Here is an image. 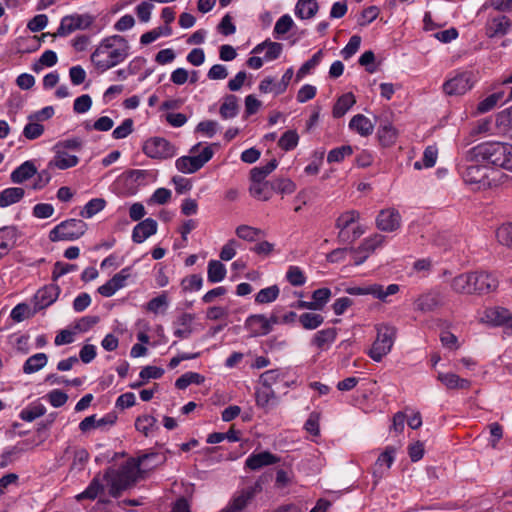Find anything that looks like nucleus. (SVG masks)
Masks as SVG:
<instances>
[{
  "instance_id": "obj_1",
  "label": "nucleus",
  "mask_w": 512,
  "mask_h": 512,
  "mask_svg": "<svg viewBox=\"0 0 512 512\" xmlns=\"http://www.w3.org/2000/svg\"><path fill=\"white\" fill-rule=\"evenodd\" d=\"M165 457L159 453H148L138 457L137 460L127 461L119 469H108L103 475H97L78 498L95 499L105 495L118 497L120 493L130 487L137 479L139 471L151 470L162 464Z\"/></svg>"
},
{
  "instance_id": "obj_2",
  "label": "nucleus",
  "mask_w": 512,
  "mask_h": 512,
  "mask_svg": "<svg viewBox=\"0 0 512 512\" xmlns=\"http://www.w3.org/2000/svg\"><path fill=\"white\" fill-rule=\"evenodd\" d=\"M470 161H487L497 167L512 171V145L500 142H485L467 151Z\"/></svg>"
},
{
  "instance_id": "obj_3",
  "label": "nucleus",
  "mask_w": 512,
  "mask_h": 512,
  "mask_svg": "<svg viewBox=\"0 0 512 512\" xmlns=\"http://www.w3.org/2000/svg\"><path fill=\"white\" fill-rule=\"evenodd\" d=\"M359 219L360 213L356 210H348L339 215L335 227L339 230L337 239L340 243H352L365 233L361 225L354 226L351 233L348 231V228L357 223Z\"/></svg>"
},
{
  "instance_id": "obj_4",
  "label": "nucleus",
  "mask_w": 512,
  "mask_h": 512,
  "mask_svg": "<svg viewBox=\"0 0 512 512\" xmlns=\"http://www.w3.org/2000/svg\"><path fill=\"white\" fill-rule=\"evenodd\" d=\"M127 57L128 55L123 50L100 43L91 54L90 59L98 70L104 72L123 62Z\"/></svg>"
},
{
  "instance_id": "obj_5",
  "label": "nucleus",
  "mask_w": 512,
  "mask_h": 512,
  "mask_svg": "<svg viewBox=\"0 0 512 512\" xmlns=\"http://www.w3.org/2000/svg\"><path fill=\"white\" fill-rule=\"evenodd\" d=\"M397 329L394 326L381 324L377 326V337L369 351V356L380 362L387 355L394 344Z\"/></svg>"
},
{
  "instance_id": "obj_6",
  "label": "nucleus",
  "mask_w": 512,
  "mask_h": 512,
  "mask_svg": "<svg viewBox=\"0 0 512 512\" xmlns=\"http://www.w3.org/2000/svg\"><path fill=\"white\" fill-rule=\"evenodd\" d=\"M87 230V224L80 219H68L55 226L49 233L52 242L71 241L80 238Z\"/></svg>"
},
{
  "instance_id": "obj_7",
  "label": "nucleus",
  "mask_w": 512,
  "mask_h": 512,
  "mask_svg": "<svg viewBox=\"0 0 512 512\" xmlns=\"http://www.w3.org/2000/svg\"><path fill=\"white\" fill-rule=\"evenodd\" d=\"M484 161L467 159V151L464 154L462 162L458 165L459 172L461 173L464 181L468 184H488V168L483 165Z\"/></svg>"
},
{
  "instance_id": "obj_8",
  "label": "nucleus",
  "mask_w": 512,
  "mask_h": 512,
  "mask_svg": "<svg viewBox=\"0 0 512 512\" xmlns=\"http://www.w3.org/2000/svg\"><path fill=\"white\" fill-rule=\"evenodd\" d=\"M96 17L85 13V14H71L64 16L61 19L60 26L53 37H65L77 30H86L91 27L95 22Z\"/></svg>"
},
{
  "instance_id": "obj_9",
  "label": "nucleus",
  "mask_w": 512,
  "mask_h": 512,
  "mask_svg": "<svg viewBox=\"0 0 512 512\" xmlns=\"http://www.w3.org/2000/svg\"><path fill=\"white\" fill-rule=\"evenodd\" d=\"M143 152L152 159H168L176 154V148L163 137H152L144 142Z\"/></svg>"
},
{
  "instance_id": "obj_10",
  "label": "nucleus",
  "mask_w": 512,
  "mask_h": 512,
  "mask_svg": "<svg viewBox=\"0 0 512 512\" xmlns=\"http://www.w3.org/2000/svg\"><path fill=\"white\" fill-rule=\"evenodd\" d=\"M213 150L210 146L205 147L199 155L182 156L175 162L176 168L185 174L195 173L201 169L212 157Z\"/></svg>"
},
{
  "instance_id": "obj_11",
  "label": "nucleus",
  "mask_w": 512,
  "mask_h": 512,
  "mask_svg": "<svg viewBox=\"0 0 512 512\" xmlns=\"http://www.w3.org/2000/svg\"><path fill=\"white\" fill-rule=\"evenodd\" d=\"M399 291L397 284H390L386 288L380 284H371L368 286H355L346 289L350 295H373L375 298L385 301L390 295H394Z\"/></svg>"
},
{
  "instance_id": "obj_12",
  "label": "nucleus",
  "mask_w": 512,
  "mask_h": 512,
  "mask_svg": "<svg viewBox=\"0 0 512 512\" xmlns=\"http://www.w3.org/2000/svg\"><path fill=\"white\" fill-rule=\"evenodd\" d=\"M474 85L473 74L471 72H462L455 77L447 80L443 84V90L447 95H462L470 90Z\"/></svg>"
},
{
  "instance_id": "obj_13",
  "label": "nucleus",
  "mask_w": 512,
  "mask_h": 512,
  "mask_svg": "<svg viewBox=\"0 0 512 512\" xmlns=\"http://www.w3.org/2000/svg\"><path fill=\"white\" fill-rule=\"evenodd\" d=\"M474 294L484 295L491 292H494L499 285L498 278L489 272L486 271H475L471 272Z\"/></svg>"
},
{
  "instance_id": "obj_14",
  "label": "nucleus",
  "mask_w": 512,
  "mask_h": 512,
  "mask_svg": "<svg viewBox=\"0 0 512 512\" xmlns=\"http://www.w3.org/2000/svg\"><path fill=\"white\" fill-rule=\"evenodd\" d=\"M131 276V268L125 267L115 274L110 280L98 288L99 294L104 297L113 296L119 289L126 285V280Z\"/></svg>"
},
{
  "instance_id": "obj_15",
  "label": "nucleus",
  "mask_w": 512,
  "mask_h": 512,
  "mask_svg": "<svg viewBox=\"0 0 512 512\" xmlns=\"http://www.w3.org/2000/svg\"><path fill=\"white\" fill-rule=\"evenodd\" d=\"M401 217L395 209L380 211L376 218L377 228L385 232H393L400 227Z\"/></svg>"
},
{
  "instance_id": "obj_16",
  "label": "nucleus",
  "mask_w": 512,
  "mask_h": 512,
  "mask_svg": "<svg viewBox=\"0 0 512 512\" xmlns=\"http://www.w3.org/2000/svg\"><path fill=\"white\" fill-rule=\"evenodd\" d=\"M246 328L250 331L251 337L264 336L272 331L270 321L263 314H255L249 316L245 321Z\"/></svg>"
},
{
  "instance_id": "obj_17",
  "label": "nucleus",
  "mask_w": 512,
  "mask_h": 512,
  "mask_svg": "<svg viewBox=\"0 0 512 512\" xmlns=\"http://www.w3.org/2000/svg\"><path fill=\"white\" fill-rule=\"evenodd\" d=\"M20 232L15 226L0 228V259L7 255L15 246Z\"/></svg>"
},
{
  "instance_id": "obj_18",
  "label": "nucleus",
  "mask_w": 512,
  "mask_h": 512,
  "mask_svg": "<svg viewBox=\"0 0 512 512\" xmlns=\"http://www.w3.org/2000/svg\"><path fill=\"white\" fill-rule=\"evenodd\" d=\"M54 157L48 163L49 168H57L65 170L76 166L79 162V158L76 155L70 154L64 149H58V146H54Z\"/></svg>"
},
{
  "instance_id": "obj_19",
  "label": "nucleus",
  "mask_w": 512,
  "mask_h": 512,
  "mask_svg": "<svg viewBox=\"0 0 512 512\" xmlns=\"http://www.w3.org/2000/svg\"><path fill=\"white\" fill-rule=\"evenodd\" d=\"M487 321L495 326H503L506 333L512 334V314L505 308H493L486 312Z\"/></svg>"
},
{
  "instance_id": "obj_20",
  "label": "nucleus",
  "mask_w": 512,
  "mask_h": 512,
  "mask_svg": "<svg viewBox=\"0 0 512 512\" xmlns=\"http://www.w3.org/2000/svg\"><path fill=\"white\" fill-rule=\"evenodd\" d=\"M415 309L422 313L434 312L442 305V298L439 293L429 292L420 295L414 302Z\"/></svg>"
},
{
  "instance_id": "obj_21",
  "label": "nucleus",
  "mask_w": 512,
  "mask_h": 512,
  "mask_svg": "<svg viewBox=\"0 0 512 512\" xmlns=\"http://www.w3.org/2000/svg\"><path fill=\"white\" fill-rule=\"evenodd\" d=\"M511 27L510 19L505 16H497L488 20L486 24V35L489 38L501 37L508 33Z\"/></svg>"
},
{
  "instance_id": "obj_22",
  "label": "nucleus",
  "mask_w": 512,
  "mask_h": 512,
  "mask_svg": "<svg viewBox=\"0 0 512 512\" xmlns=\"http://www.w3.org/2000/svg\"><path fill=\"white\" fill-rule=\"evenodd\" d=\"M158 224L152 218H146L139 222L133 229L132 240L135 243H142L157 232Z\"/></svg>"
},
{
  "instance_id": "obj_23",
  "label": "nucleus",
  "mask_w": 512,
  "mask_h": 512,
  "mask_svg": "<svg viewBox=\"0 0 512 512\" xmlns=\"http://www.w3.org/2000/svg\"><path fill=\"white\" fill-rule=\"evenodd\" d=\"M60 293V288L56 285H48L38 290L34 296L35 307L44 309L54 303Z\"/></svg>"
},
{
  "instance_id": "obj_24",
  "label": "nucleus",
  "mask_w": 512,
  "mask_h": 512,
  "mask_svg": "<svg viewBox=\"0 0 512 512\" xmlns=\"http://www.w3.org/2000/svg\"><path fill=\"white\" fill-rule=\"evenodd\" d=\"M279 462V458L269 451L253 453L246 459V466L251 470H258L264 466Z\"/></svg>"
},
{
  "instance_id": "obj_25",
  "label": "nucleus",
  "mask_w": 512,
  "mask_h": 512,
  "mask_svg": "<svg viewBox=\"0 0 512 512\" xmlns=\"http://www.w3.org/2000/svg\"><path fill=\"white\" fill-rule=\"evenodd\" d=\"M194 315L190 313H182L173 323L174 335L179 339H187L193 333L192 323Z\"/></svg>"
},
{
  "instance_id": "obj_26",
  "label": "nucleus",
  "mask_w": 512,
  "mask_h": 512,
  "mask_svg": "<svg viewBox=\"0 0 512 512\" xmlns=\"http://www.w3.org/2000/svg\"><path fill=\"white\" fill-rule=\"evenodd\" d=\"M116 421V416L115 415H111V414H108L102 418H96V415H91V416H88L86 418H84L80 424H79V429L83 432V433H86V432H89L91 431L92 429H96V428H102V427H105L107 425L111 426L115 423Z\"/></svg>"
},
{
  "instance_id": "obj_27",
  "label": "nucleus",
  "mask_w": 512,
  "mask_h": 512,
  "mask_svg": "<svg viewBox=\"0 0 512 512\" xmlns=\"http://www.w3.org/2000/svg\"><path fill=\"white\" fill-rule=\"evenodd\" d=\"M472 274L471 272L462 273L454 277L451 281V288L458 294H474L475 288H473Z\"/></svg>"
},
{
  "instance_id": "obj_28",
  "label": "nucleus",
  "mask_w": 512,
  "mask_h": 512,
  "mask_svg": "<svg viewBox=\"0 0 512 512\" xmlns=\"http://www.w3.org/2000/svg\"><path fill=\"white\" fill-rule=\"evenodd\" d=\"M264 50H266V53L264 56L265 60L271 61V60H275V59L279 58V56L282 53L283 46L281 43L272 42L270 40H265L264 42L256 45L253 48L252 53L259 54V53H262Z\"/></svg>"
},
{
  "instance_id": "obj_29",
  "label": "nucleus",
  "mask_w": 512,
  "mask_h": 512,
  "mask_svg": "<svg viewBox=\"0 0 512 512\" xmlns=\"http://www.w3.org/2000/svg\"><path fill=\"white\" fill-rule=\"evenodd\" d=\"M249 192L252 197L261 201H267L273 195L272 181H251Z\"/></svg>"
},
{
  "instance_id": "obj_30",
  "label": "nucleus",
  "mask_w": 512,
  "mask_h": 512,
  "mask_svg": "<svg viewBox=\"0 0 512 512\" xmlns=\"http://www.w3.org/2000/svg\"><path fill=\"white\" fill-rule=\"evenodd\" d=\"M384 240L385 237L383 235L374 234L368 238H365L357 248H350L349 251L354 254L365 253L369 256L383 244Z\"/></svg>"
},
{
  "instance_id": "obj_31",
  "label": "nucleus",
  "mask_w": 512,
  "mask_h": 512,
  "mask_svg": "<svg viewBox=\"0 0 512 512\" xmlns=\"http://www.w3.org/2000/svg\"><path fill=\"white\" fill-rule=\"evenodd\" d=\"M37 174V168L31 161H25L11 173V181L16 184L32 178Z\"/></svg>"
},
{
  "instance_id": "obj_32",
  "label": "nucleus",
  "mask_w": 512,
  "mask_h": 512,
  "mask_svg": "<svg viewBox=\"0 0 512 512\" xmlns=\"http://www.w3.org/2000/svg\"><path fill=\"white\" fill-rule=\"evenodd\" d=\"M438 380L442 382L448 389H469L471 382L467 379L459 377L455 373H439Z\"/></svg>"
},
{
  "instance_id": "obj_33",
  "label": "nucleus",
  "mask_w": 512,
  "mask_h": 512,
  "mask_svg": "<svg viewBox=\"0 0 512 512\" xmlns=\"http://www.w3.org/2000/svg\"><path fill=\"white\" fill-rule=\"evenodd\" d=\"M349 127L361 136H369L374 130V124L369 118L362 114L353 116L350 120Z\"/></svg>"
},
{
  "instance_id": "obj_34",
  "label": "nucleus",
  "mask_w": 512,
  "mask_h": 512,
  "mask_svg": "<svg viewBox=\"0 0 512 512\" xmlns=\"http://www.w3.org/2000/svg\"><path fill=\"white\" fill-rule=\"evenodd\" d=\"M319 5L316 0H298L295 5V15L300 19H311L318 12Z\"/></svg>"
},
{
  "instance_id": "obj_35",
  "label": "nucleus",
  "mask_w": 512,
  "mask_h": 512,
  "mask_svg": "<svg viewBox=\"0 0 512 512\" xmlns=\"http://www.w3.org/2000/svg\"><path fill=\"white\" fill-rule=\"evenodd\" d=\"M337 336V329L334 327L323 329L318 331L313 339L312 343L316 345L319 349L324 350L329 345H331Z\"/></svg>"
},
{
  "instance_id": "obj_36",
  "label": "nucleus",
  "mask_w": 512,
  "mask_h": 512,
  "mask_svg": "<svg viewBox=\"0 0 512 512\" xmlns=\"http://www.w3.org/2000/svg\"><path fill=\"white\" fill-rule=\"evenodd\" d=\"M135 428L144 436L149 437L158 429L157 419L148 414L141 415L135 421Z\"/></svg>"
},
{
  "instance_id": "obj_37",
  "label": "nucleus",
  "mask_w": 512,
  "mask_h": 512,
  "mask_svg": "<svg viewBox=\"0 0 512 512\" xmlns=\"http://www.w3.org/2000/svg\"><path fill=\"white\" fill-rule=\"evenodd\" d=\"M25 191L20 187L6 188L0 193V207H8L19 202L24 197Z\"/></svg>"
},
{
  "instance_id": "obj_38",
  "label": "nucleus",
  "mask_w": 512,
  "mask_h": 512,
  "mask_svg": "<svg viewBox=\"0 0 512 512\" xmlns=\"http://www.w3.org/2000/svg\"><path fill=\"white\" fill-rule=\"evenodd\" d=\"M48 357L45 353H36L30 356L23 365V372L25 374H32L38 372L46 366Z\"/></svg>"
},
{
  "instance_id": "obj_39",
  "label": "nucleus",
  "mask_w": 512,
  "mask_h": 512,
  "mask_svg": "<svg viewBox=\"0 0 512 512\" xmlns=\"http://www.w3.org/2000/svg\"><path fill=\"white\" fill-rule=\"evenodd\" d=\"M239 111L238 98L229 94L224 97L219 113L223 119L234 118Z\"/></svg>"
},
{
  "instance_id": "obj_40",
  "label": "nucleus",
  "mask_w": 512,
  "mask_h": 512,
  "mask_svg": "<svg viewBox=\"0 0 512 512\" xmlns=\"http://www.w3.org/2000/svg\"><path fill=\"white\" fill-rule=\"evenodd\" d=\"M356 100L352 93L343 94L338 98L333 107V117L340 118L355 104Z\"/></svg>"
},
{
  "instance_id": "obj_41",
  "label": "nucleus",
  "mask_w": 512,
  "mask_h": 512,
  "mask_svg": "<svg viewBox=\"0 0 512 512\" xmlns=\"http://www.w3.org/2000/svg\"><path fill=\"white\" fill-rule=\"evenodd\" d=\"M227 270L224 264L218 260H211L208 263L207 277L211 283L221 282L226 276Z\"/></svg>"
},
{
  "instance_id": "obj_42",
  "label": "nucleus",
  "mask_w": 512,
  "mask_h": 512,
  "mask_svg": "<svg viewBox=\"0 0 512 512\" xmlns=\"http://www.w3.org/2000/svg\"><path fill=\"white\" fill-rule=\"evenodd\" d=\"M277 165H278L277 160L272 159L264 166L254 167L250 171V180L256 181V182L266 181L265 178L276 169Z\"/></svg>"
},
{
  "instance_id": "obj_43",
  "label": "nucleus",
  "mask_w": 512,
  "mask_h": 512,
  "mask_svg": "<svg viewBox=\"0 0 512 512\" xmlns=\"http://www.w3.org/2000/svg\"><path fill=\"white\" fill-rule=\"evenodd\" d=\"M395 452L396 449L394 447H386L385 451L379 455L375 463L374 475H376V473H379V477H381L383 474V471H381L382 466H386V469H389L391 467L394 461Z\"/></svg>"
},
{
  "instance_id": "obj_44",
  "label": "nucleus",
  "mask_w": 512,
  "mask_h": 512,
  "mask_svg": "<svg viewBox=\"0 0 512 512\" xmlns=\"http://www.w3.org/2000/svg\"><path fill=\"white\" fill-rule=\"evenodd\" d=\"M298 319L302 327L306 330H314L324 322L322 315L311 312L301 314Z\"/></svg>"
},
{
  "instance_id": "obj_45",
  "label": "nucleus",
  "mask_w": 512,
  "mask_h": 512,
  "mask_svg": "<svg viewBox=\"0 0 512 512\" xmlns=\"http://www.w3.org/2000/svg\"><path fill=\"white\" fill-rule=\"evenodd\" d=\"M280 293V289L277 285L261 289L255 296V302L258 304H267L275 301Z\"/></svg>"
},
{
  "instance_id": "obj_46",
  "label": "nucleus",
  "mask_w": 512,
  "mask_h": 512,
  "mask_svg": "<svg viewBox=\"0 0 512 512\" xmlns=\"http://www.w3.org/2000/svg\"><path fill=\"white\" fill-rule=\"evenodd\" d=\"M397 137L396 129L391 124H385L378 129V138L383 146H391Z\"/></svg>"
},
{
  "instance_id": "obj_47",
  "label": "nucleus",
  "mask_w": 512,
  "mask_h": 512,
  "mask_svg": "<svg viewBox=\"0 0 512 512\" xmlns=\"http://www.w3.org/2000/svg\"><path fill=\"white\" fill-rule=\"evenodd\" d=\"M106 206V201L103 198H94L91 199L84 206L83 210L80 212V215L84 218H91L98 212L102 211Z\"/></svg>"
},
{
  "instance_id": "obj_48",
  "label": "nucleus",
  "mask_w": 512,
  "mask_h": 512,
  "mask_svg": "<svg viewBox=\"0 0 512 512\" xmlns=\"http://www.w3.org/2000/svg\"><path fill=\"white\" fill-rule=\"evenodd\" d=\"M204 382V377L196 372H187L181 375L175 382L176 388L183 390L190 384H201Z\"/></svg>"
},
{
  "instance_id": "obj_49",
  "label": "nucleus",
  "mask_w": 512,
  "mask_h": 512,
  "mask_svg": "<svg viewBox=\"0 0 512 512\" xmlns=\"http://www.w3.org/2000/svg\"><path fill=\"white\" fill-rule=\"evenodd\" d=\"M299 136L295 130L286 131L279 139L278 145L284 151H290L298 145Z\"/></svg>"
},
{
  "instance_id": "obj_50",
  "label": "nucleus",
  "mask_w": 512,
  "mask_h": 512,
  "mask_svg": "<svg viewBox=\"0 0 512 512\" xmlns=\"http://www.w3.org/2000/svg\"><path fill=\"white\" fill-rule=\"evenodd\" d=\"M323 55V50H319L308 61H306L297 71V80H300L302 77L308 74L311 69L315 68L322 61Z\"/></svg>"
},
{
  "instance_id": "obj_51",
  "label": "nucleus",
  "mask_w": 512,
  "mask_h": 512,
  "mask_svg": "<svg viewBox=\"0 0 512 512\" xmlns=\"http://www.w3.org/2000/svg\"><path fill=\"white\" fill-rule=\"evenodd\" d=\"M496 237L501 245L512 249V222L502 224L496 230Z\"/></svg>"
},
{
  "instance_id": "obj_52",
  "label": "nucleus",
  "mask_w": 512,
  "mask_h": 512,
  "mask_svg": "<svg viewBox=\"0 0 512 512\" xmlns=\"http://www.w3.org/2000/svg\"><path fill=\"white\" fill-rule=\"evenodd\" d=\"M235 232L239 238L250 242L256 241L263 234L262 230L248 225L238 226Z\"/></svg>"
},
{
  "instance_id": "obj_53",
  "label": "nucleus",
  "mask_w": 512,
  "mask_h": 512,
  "mask_svg": "<svg viewBox=\"0 0 512 512\" xmlns=\"http://www.w3.org/2000/svg\"><path fill=\"white\" fill-rule=\"evenodd\" d=\"M503 96V92H497L489 95L478 104V112L486 113L491 111L497 105V103L503 98Z\"/></svg>"
},
{
  "instance_id": "obj_54",
  "label": "nucleus",
  "mask_w": 512,
  "mask_h": 512,
  "mask_svg": "<svg viewBox=\"0 0 512 512\" xmlns=\"http://www.w3.org/2000/svg\"><path fill=\"white\" fill-rule=\"evenodd\" d=\"M353 153V149L350 145H344L332 149L327 155V161L329 163L341 162L346 156H350Z\"/></svg>"
},
{
  "instance_id": "obj_55",
  "label": "nucleus",
  "mask_w": 512,
  "mask_h": 512,
  "mask_svg": "<svg viewBox=\"0 0 512 512\" xmlns=\"http://www.w3.org/2000/svg\"><path fill=\"white\" fill-rule=\"evenodd\" d=\"M273 192L281 194H291L295 191L296 185L293 181L286 178H278L272 181Z\"/></svg>"
},
{
  "instance_id": "obj_56",
  "label": "nucleus",
  "mask_w": 512,
  "mask_h": 512,
  "mask_svg": "<svg viewBox=\"0 0 512 512\" xmlns=\"http://www.w3.org/2000/svg\"><path fill=\"white\" fill-rule=\"evenodd\" d=\"M45 412L46 409L43 405H35L22 410L20 413V418L23 421L32 422L35 419L43 416Z\"/></svg>"
},
{
  "instance_id": "obj_57",
  "label": "nucleus",
  "mask_w": 512,
  "mask_h": 512,
  "mask_svg": "<svg viewBox=\"0 0 512 512\" xmlns=\"http://www.w3.org/2000/svg\"><path fill=\"white\" fill-rule=\"evenodd\" d=\"M100 43L108 44V46H112L114 49H121L125 54H129V44L127 40L121 35H112L106 37Z\"/></svg>"
},
{
  "instance_id": "obj_58",
  "label": "nucleus",
  "mask_w": 512,
  "mask_h": 512,
  "mask_svg": "<svg viewBox=\"0 0 512 512\" xmlns=\"http://www.w3.org/2000/svg\"><path fill=\"white\" fill-rule=\"evenodd\" d=\"M332 293L329 288H320L312 293V299L318 310H322L329 301Z\"/></svg>"
},
{
  "instance_id": "obj_59",
  "label": "nucleus",
  "mask_w": 512,
  "mask_h": 512,
  "mask_svg": "<svg viewBox=\"0 0 512 512\" xmlns=\"http://www.w3.org/2000/svg\"><path fill=\"white\" fill-rule=\"evenodd\" d=\"M286 277L289 283L293 286H302L306 282V277L302 270L297 266H291L287 271Z\"/></svg>"
},
{
  "instance_id": "obj_60",
  "label": "nucleus",
  "mask_w": 512,
  "mask_h": 512,
  "mask_svg": "<svg viewBox=\"0 0 512 512\" xmlns=\"http://www.w3.org/2000/svg\"><path fill=\"white\" fill-rule=\"evenodd\" d=\"M361 37L353 35L347 45L341 50L342 57L347 60L351 58L360 48Z\"/></svg>"
},
{
  "instance_id": "obj_61",
  "label": "nucleus",
  "mask_w": 512,
  "mask_h": 512,
  "mask_svg": "<svg viewBox=\"0 0 512 512\" xmlns=\"http://www.w3.org/2000/svg\"><path fill=\"white\" fill-rule=\"evenodd\" d=\"M294 25V21L290 15L281 16L274 27V33L278 36L286 34Z\"/></svg>"
},
{
  "instance_id": "obj_62",
  "label": "nucleus",
  "mask_w": 512,
  "mask_h": 512,
  "mask_svg": "<svg viewBox=\"0 0 512 512\" xmlns=\"http://www.w3.org/2000/svg\"><path fill=\"white\" fill-rule=\"evenodd\" d=\"M44 133V126L42 124L31 121L23 129V135L29 140L39 138Z\"/></svg>"
},
{
  "instance_id": "obj_63",
  "label": "nucleus",
  "mask_w": 512,
  "mask_h": 512,
  "mask_svg": "<svg viewBox=\"0 0 512 512\" xmlns=\"http://www.w3.org/2000/svg\"><path fill=\"white\" fill-rule=\"evenodd\" d=\"M273 399H275V393L271 388H262L256 391V403L262 408L267 407Z\"/></svg>"
},
{
  "instance_id": "obj_64",
  "label": "nucleus",
  "mask_w": 512,
  "mask_h": 512,
  "mask_svg": "<svg viewBox=\"0 0 512 512\" xmlns=\"http://www.w3.org/2000/svg\"><path fill=\"white\" fill-rule=\"evenodd\" d=\"M92 106V99L88 94L81 95L76 98L73 105V110L76 113L82 114L90 110Z\"/></svg>"
}]
</instances>
